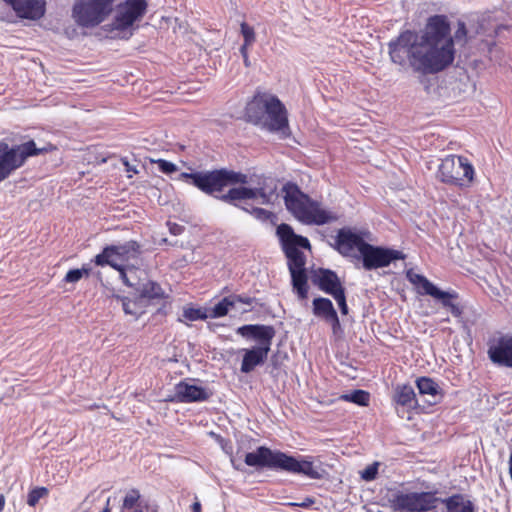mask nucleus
I'll use <instances>...</instances> for the list:
<instances>
[{
    "label": "nucleus",
    "instance_id": "8",
    "mask_svg": "<svg viewBox=\"0 0 512 512\" xmlns=\"http://www.w3.org/2000/svg\"><path fill=\"white\" fill-rule=\"evenodd\" d=\"M114 2L115 0H79L73 5L72 16L81 27H95L113 12Z\"/></svg>",
    "mask_w": 512,
    "mask_h": 512
},
{
    "label": "nucleus",
    "instance_id": "7",
    "mask_svg": "<svg viewBox=\"0 0 512 512\" xmlns=\"http://www.w3.org/2000/svg\"><path fill=\"white\" fill-rule=\"evenodd\" d=\"M474 167L464 156L448 155L438 167L437 178L445 184L469 187L474 180Z\"/></svg>",
    "mask_w": 512,
    "mask_h": 512
},
{
    "label": "nucleus",
    "instance_id": "6",
    "mask_svg": "<svg viewBox=\"0 0 512 512\" xmlns=\"http://www.w3.org/2000/svg\"><path fill=\"white\" fill-rule=\"evenodd\" d=\"M52 149H54L52 145L38 148L33 140L13 146L0 141V182L8 178L13 171L20 168L29 157L48 152Z\"/></svg>",
    "mask_w": 512,
    "mask_h": 512
},
{
    "label": "nucleus",
    "instance_id": "30",
    "mask_svg": "<svg viewBox=\"0 0 512 512\" xmlns=\"http://www.w3.org/2000/svg\"><path fill=\"white\" fill-rule=\"evenodd\" d=\"M441 502L445 504L448 512H474L475 507L472 501L465 499L462 494H454Z\"/></svg>",
    "mask_w": 512,
    "mask_h": 512
},
{
    "label": "nucleus",
    "instance_id": "33",
    "mask_svg": "<svg viewBox=\"0 0 512 512\" xmlns=\"http://www.w3.org/2000/svg\"><path fill=\"white\" fill-rule=\"evenodd\" d=\"M406 277L410 283L418 288V293L421 295L431 296V294L437 288V286L429 281L425 276L415 273L413 270H408Z\"/></svg>",
    "mask_w": 512,
    "mask_h": 512
},
{
    "label": "nucleus",
    "instance_id": "22",
    "mask_svg": "<svg viewBox=\"0 0 512 512\" xmlns=\"http://www.w3.org/2000/svg\"><path fill=\"white\" fill-rule=\"evenodd\" d=\"M312 312L315 317L330 324L334 332L340 328V320L337 311L329 298H314L312 301Z\"/></svg>",
    "mask_w": 512,
    "mask_h": 512
},
{
    "label": "nucleus",
    "instance_id": "35",
    "mask_svg": "<svg viewBox=\"0 0 512 512\" xmlns=\"http://www.w3.org/2000/svg\"><path fill=\"white\" fill-rule=\"evenodd\" d=\"M230 309H233L232 302L227 297H224L212 308L208 309L209 318H219L226 316Z\"/></svg>",
    "mask_w": 512,
    "mask_h": 512
},
{
    "label": "nucleus",
    "instance_id": "16",
    "mask_svg": "<svg viewBox=\"0 0 512 512\" xmlns=\"http://www.w3.org/2000/svg\"><path fill=\"white\" fill-rule=\"evenodd\" d=\"M365 244L366 241L360 234L349 228H342L337 232L334 248L344 257H354L357 255L354 250L360 253Z\"/></svg>",
    "mask_w": 512,
    "mask_h": 512
},
{
    "label": "nucleus",
    "instance_id": "36",
    "mask_svg": "<svg viewBox=\"0 0 512 512\" xmlns=\"http://www.w3.org/2000/svg\"><path fill=\"white\" fill-rule=\"evenodd\" d=\"M342 399L360 406H367L369 404L370 394L367 391L358 389L354 390L350 394L343 395Z\"/></svg>",
    "mask_w": 512,
    "mask_h": 512
},
{
    "label": "nucleus",
    "instance_id": "39",
    "mask_svg": "<svg viewBox=\"0 0 512 512\" xmlns=\"http://www.w3.org/2000/svg\"><path fill=\"white\" fill-rule=\"evenodd\" d=\"M91 269L87 267H82L81 269H71L69 270L65 277L64 281L67 283H76L78 282L84 275L89 276Z\"/></svg>",
    "mask_w": 512,
    "mask_h": 512
},
{
    "label": "nucleus",
    "instance_id": "42",
    "mask_svg": "<svg viewBox=\"0 0 512 512\" xmlns=\"http://www.w3.org/2000/svg\"><path fill=\"white\" fill-rule=\"evenodd\" d=\"M153 162L157 164L158 169L162 173L167 174V175L172 174L178 170V167L176 164H174L170 161L164 160V159H158Z\"/></svg>",
    "mask_w": 512,
    "mask_h": 512
},
{
    "label": "nucleus",
    "instance_id": "11",
    "mask_svg": "<svg viewBox=\"0 0 512 512\" xmlns=\"http://www.w3.org/2000/svg\"><path fill=\"white\" fill-rule=\"evenodd\" d=\"M312 459L311 456L298 459L292 455L283 453L280 471L303 475L315 480L323 478L325 470L321 468V465H315Z\"/></svg>",
    "mask_w": 512,
    "mask_h": 512
},
{
    "label": "nucleus",
    "instance_id": "50",
    "mask_svg": "<svg viewBox=\"0 0 512 512\" xmlns=\"http://www.w3.org/2000/svg\"><path fill=\"white\" fill-rule=\"evenodd\" d=\"M250 46H251V45H246L245 43H243V44L241 45V47H240V49H239V50H240V53H241L242 57H243L244 55H248V48H249Z\"/></svg>",
    "mask_w": 512,
    "mask_h": 512
},
{
    "label": "nucleus",
    "instance_id": "20",
    "mask_svg": "<svg viewBox=\"0 0 512 512\" xmlns=\"http://www.w3.org/2000/svg\"><path fill=\"white\" fill-rule=\"evenodd\" d=\"M276 190V186L269 191L265 187L251 188L246 186L233 187L227 191L225 200L234 203L236 200H249L260 197L262 204H269Z\"/></svg>",
    "mask_w": 512,
    "mask_h": 512
},
{
    "label": "nucleus",
    "instance_id": "25",
    "mask_svg": "<svg viewBox=\"0 0 512 512\" xmlns=\"http://www.w3.org/2000/svg\"><path fill=\"white\" fill-rule=\"evenodd\" d=\"M269 352L264 347L253 346L251 349H245L240 371L245 374L252 372L257 366L265 363Z\"/></svg>",
    "mask_w": 512,
    "mask_h": 512
},
{
    "label": "nucleus",
    "instance_id": "49",
    "mask_svg": "<svg viewBox=\"0 0 512 512\" xmlns=\"http://www.w3.org/2000/svg\"><path fill=\"white\" fill-rule=\"evenodd\" d=\"M97 512H111L110 497H108L105 501L101 502V505Z\"/></svg>",
    "mask_w": 512,
    "mask_h": 512
},
{
    "label": "nucleus",
    "instance_id": "29",
    "mask_svg": "<svg viewBox=\"0 0 512 512\" xmlns=\"http://www.w3.org/2000/svg\"><path fill=\"white\" fill-rule=\"evenodd\" d=\"M391 507L396 511L415 512V492L397 491L390 499Z\"/></svg>",
    "mask_w": 512,
    "mask_h": 512
},
{
    "label": "nucleus",
    "instance_id": "37",
    "mask_svg": "<svg viewBox=\"0 0 512 512\" xmlns=\"http://www.w3.org/2000/svg\"><path fill=\"white\" fill-rule=\"evenodd\" d=\"M183 317L189 321L206 320L209 318L208 309L202 308H185Z\"/></svg>",
    "mask_w": 512,
    "mask_h": 512
},
{
    "label": "nucleus",
    "instance_id": "43",
    "mask_svg": "<svg viewBox=\"0 0 512 512\" xmlns=\"http://www.w3.org/2000/svg\"><path fill=\"white\" fill-rule=\"evenodd\" d=\"M332 297L337 302L341 314L347 315L348 311H349V308H348L347 300H346V290L344 289L343 291H339L338 293H336Z\"/></svg>",
    "mask_w": 512,
    "mask_h": 512
},
{
    "label": "nucleus",
    "instance_id": "53",
    "mask_svg": "<svg viewBox=\"0 0 512 512\" xmlns=\"http://www.w3.org/2000/svg\"><path fill=\"white\" fill-rule=\"evenodd\" d=\"M4 506H5V498L3 495H0V512L3 511Z\"/></svg>",
    "mask_w": 512,
    "mask_h": 512
},
{
    "label": "nucleus",
    "instance_id": "24",
    "mask_svg": "<svg viewBox=\"0 0 512 512\" xmlns=\"http://www.w3.org/2000/svg\"><path fill=\"white\" fill-rule=\"evenodd\" d=\"M431 297L437 300L443 308L449 310L455 318L462 317L464 307L458 301L459 294L455 290L443 291L437 287Z\"/></svg>",
    "mask_w": 512,
    "mask_h": 512
},
{
    "label": "nucleus",
    "instance_id": "40",
    "mask_svg": "<svg viewBox=\"0 0 512 512\" xmlns=\"http://www.w3.org/2000/svg\"><path fill=\"white\" fill-rule=\"evenodd\" d=\"M240 28L244 40L243 43L246 45H252L256 41V35L253 27L249 26L246 22H242Z\"/></svg>",
    "mask_w": 512,
    "mask_h": 512
},
{
    "label": "nucleus",
    "instance_id": "15",
    "mask_svg": "<svg viewBox=\"0 0 512 512\" xmlns=\"http://www.w3.org/2000/svg\"><path fill=\"white\" fill-rule=\"evenodd\" d=\"M236 332L246 339L256 341V347L267 348V351L271 350L272 340L276 334L273 326L263 324H246L238 327Z\"/></svg>",
    "mask_w": 512,
    "mask_h": 512
},
{
    "label": "nucleus",
    "instance_id": "1",
    "mask_svg": "<svg viewBox=\"0 0 512 512\" xmlns=\"http://www.w3.org/2000/svg\"><path fill=\"white\" fill-rule=\"evenodd\" d=\"M488 17L477 20V28L467 29L459 21L457 30L451 35L446 15H433L427 19L420 31L406 29L388 44L390 61L400 72H412L421 76L435 75L450 67L455 59V41L466 43L474 35L495 36L500 26L488 27Z\"/></svg>",
    "mask_w": 512,
    "mask_h": 512
},
{
    "label": "nucleus",
    "instance_id": "3",
    "mask_svg": "<svg viewBox=\"0 0 512 512\" xmlns=\"http://www.w3.org/2000/svg\"><path fill=\"white\" fill-rule=\"evenodd\" d=\"M282 192L287 210L302 223L324 225L336 220V216L321 209L318 202L303 193L297 184L287 182L282 187Z\"/></svg>",
    "mask_w": 512,
    "mask_h": 512
},
{
    "label": "nucleus",
    "instance_id": "13",
    "mask_svg": "<svg viewBox=\"0 0 512 512\" xmlns=\"http://www.w3.org/2000/svg\"><path fill=\"white\" fill-rule=\"evenodd\" d=\"M257 125L269 132L278 133L281 138H287L291 134L287 110L280 100L267 113L263 123Z\"/></svg>",
    "mask_w": 512,
    "mask_h": 512
},
{
    "label": "nucleus",
    "instance_id": "18",
    "mask_svg": "<svg viewBox=\"0 0 512 512\" xmlns=\"http://www.w3.org/2000/svg\"><path fill=\"white\" fill-rule=\"evenodd\" d=\"M310 279L315 286L330 296H334L345 289L337 273L331 269L318 268L313 270Z\"/></svg>",
    "mask_w": 512,
    "mask_h": 512
},
{
    "label": "nucleus",
    "instance_id": "23",
    "mask_svg": "<svg viewBox=\"0 0 512 512\" xmlns=\"http://www.w3.org/2000/svg\"><path fill=\"white\" fill-rule=\"evenodd\" d=\"M136 280V274H132V281L135 283L132 286L135 290L134 295L139 299V301L145 305H148L150 300L160 299L163 297V290L161 286L151 280L141 281L140 279Z\"/></svg>",
    "mask_w": 512,
    "mask_h": 512
},
{
    "label": "nucleus",
    "instance_id": "5",
    "mask_svg": "<svg viewBox=\"0 0 512 512\" xmlns=\"http://www.w3.org/2000/svg\"><path fill=\"white\" fill-rule=\"evenodd\" d=\"M179 180H183L195 186L201 192L209 196L223 192V190L228 186L248 183V177L246 174L226 168L196 171L191 173L182 172L179 175Z\"/></svg>",
    "mask_w": 512,
    "mask_h": 512
},
{
    "label": "nucleus",
    "instance_id": "44",
    "mask_svg": "<svg viewBox=\"0 0 512 512\" xmlns=\"http://www.w3.org/2000/svg\"><path fill=\"white\" fill-rule=\"evenodd\" d=\"M378 473V463L368 465L362 472L361 477L365 481H372L376 478Z\"/></svg>",
    "mask_w": 512,
    "mask_h": 512
},
{
    "label": "nucleus",
    "instance_id": "21",
    "mask_svg": "<svg viewBox=\"0 0 512 512\" xmlns=\"http://www.w3.org/2000/svg\"><path fill=\"white\" fill-rule=\"evenodd\" d=\"M23 19L39 20L45 14L44 0H3Z\"/></svg>",
    "mask_w": 512,
    "mask_h": 512
},
{
    "label": "nucleus",
    "instance_id": "27",
    "mask_svg": "<svg viewBox=\"0 0 512 512\" xmlns=\"http://www.w3.org/2000/svg\"><path fill=\"white\" fill-rule=\"evenodd\" d=\"M416 386L420 395H427L430 399L427 400L429 405H435L439 403L443 397L442 389L432 378L430 377H419L416 380Z\"/></svg>",
    "mask_w": 512,
    "mask_h": 512
},
{
    "label": "nucleus",
    "instance_id": "9",
    "mask_svg": "<svg viewBox=\"0 0 512 512\" xmlns=\"http://www.w3.org/2000/svg\"><path fill=\"white\" fill-rule=\"evenodd\" d=\"M354 258L361 260L363 268L370 271L387 267L396 260L404 259L405 255L399 250L374 246L366 242L360 253L354 255Z\"/></svg>",
    "mask_w": 512,
    "mask_h": 512
},
{
    "label": "nucleus",
    "instance_id": "45",
    "mask_svg": "<svg viewBox=\"0 0 512 512\" xmlns=\"http://www.w3.org/2000/svg\"><path fill=\"white\" fill-rule=\"evenodd\" d=\"M230 301L232 302V307L235 308L237 303L251 305L254 302V298L246 296V295H237L231 294L228 296Z\"/></svg>",
    "mask_w": 512,
    "mask_h": 512
},
{
    "label": "nucleus",
    "instance_id": "34",
    "mask_svg": "<svg viewBox=\"0 0 512 512\" xmlns=\"http://www.w3.org/2000/svg\"><path fill=\"white\" fill-rule=\"evenodd\" d=\"M103 493V491L97 492L96 490L90 492L75 512H97L102 502Z\"/></svg>",
    "mask_w": 512,
    "mask_h": 512
},
{
    "label": "nucleus",
    "instance_id": "41",
    "mask_svg": "<svg viewBox=\"0 0 512 512\" xmlns=\"http://www.w3.org/2000/svg\"><path fill=\"white\" fill-rule=\"evenodd\" d=\"M226 195H227V192L226 193L220 192V193H215V195H213L212 197L250 214L251 209H249L248 206L242 204L243 200H236V201H234V203H232V202L225 200Z\"/></svg>",
    "mask_w": 512,
    "mask_h": 512
},
{
    "label": "nucleus",
    "instance_id": "48",
    "mask_svg": "<svg viewBox=\"0 0 512 512\" xmlns=\"http://www.w3.org/2000/svg\"><path fill=\"white\" fill-rule=\"evenodd\" d=\"M315 503V499L312 498V497H306L302 502L300 503H295V502H291V503H288L289 506H292V507H301V508H309L311 507L313 504Z\"/></svg>",
    "mask_w": 512,
    "mask_h": 512
},
{
    "label": "nucleus",
    "instance_id": "28",
    "mask_svg": "<svg viewBox=\"0 0 512 512\" xmlns=\"http://www.w3.org/2000/svg\"><path fill=\"white\" fill-rule=\"evenodd\" d=\"M393 401L397 405L414 409L418 406L415 391L409 384L397 385L394 389Z\"/></svg>",
    "mask_w": 512,
    "mask_h": 512
},
{
    "label": "nucleus",
    "instance_id": "17",
    "mask_svg": "<svg viewBox=\"0 0 512 512\" xmlns=\"http://www.w3.org/2000/svg\"><path fill=\"white\" fill-rule=\"evenodd\" d=\"M119 7H123L124 10L119 11L115 17L116 28L126 30L145 14L147 2L145 0H126Z\"/></svg>",
    "mask_w": 512,
    "mask_h": 512
},
{
    "label": "nucleus",
    "instance_id": "10",
    "mask_svg": "<svg viewBox=\"0 0 512 512\" xmlns=\"http://www.w3.org/2000/svg\"><path fill=\"white\" fill-rule=\"evenodd\" d=\"M283 453L284 452L280 450H272L266 446H259L255 451L246 453L244 462L247 466L254 467L258 471L265 468L280 471Z\"/></svg>",
    "mask_w": 512,
    "mask_h": 512
},
{
    "label": "nucleus",
    "instance_id": "46",
    "mask_svg": "<svg viewBox=\"0 0 512 512\" xmlns=\"http://www.w3.org/2000/svg\"><path fill=\"white\" fill-rule=\"evenodd\" d=\"M250 214L253 215L256 219L263 221L269 219L271 216L270 211L259 207H252Z\"/></svg>",
    "mask_w": 512,
    "mask_h": 512
},
{
    "label": "nucleus",
    "instance_id": "4",
    "mask_svg": "<svg viewBox=\"0 0 512 512\" xmlns=\"http://www.w3.org/2000/svg\"><path fill=\"white\" fill-rule=\"evenodd\" d=\"M140 254V244L135 240H129L122 244L104 247L102 252L95 256L94 263L101 267L106 265L112 267L120 273V277L125 285L134 286L132 274H136L138 270L133 266L125 265V263L138 258Z\"/></svg>",
    "mask_w": 512,
    "mask_h": 512
},
{
    "label": "nucleus",
    "instance_id": "2",
    "mask_svg": "<svg viewBox=\"0 0 512 512\" xmlns=\"http://www.w3.org/2000/svg\"><path fill=\"white\" fill-rule=\"evenodd\" d=\"M281 248L287 258V266L291 276V285L299 300L308 298V276L306 272V256L300 250H311L308 238L298 235L286 223L280 224L276 229Z\"/></svg>",
    "mask_w": 512,
    "mask_h": 512
},
{
    "label": "nucleus",
    "instance_id": "47",
    "mask_svg": "<svg viewBox=\"0 0 512 512\" xmlns=\"http://www.w3.org/2000/svg\"><path fill=\"white\" fill-rule=\"evenodd\" d=\"M167 226H168L169 232L174 236L181 235L185 230L184 226H182L178 223H175V222H171V221L167 222Z\"/></svg>",
    "mask_w": 512,
    "mask_h": 512
},
{
    "label": "nucleus",
    "instance_id": "26",
    "mask_svg": "<svg viewBox=\"0 0 512 512\" xmlns=\"http://www.w3.org/2000/svg\"><path fill=\"white\" fill-rule=\"evenodd\" d=\"M120 512H158V510L155 506L144 502L137 489H130L123 498Z\"/></svg>",
    "mask_w": 512,
    "mask_h": 512
},
{
    "label": "nucleus",
    "instance_id": "52",
    "mask_svg": "<svg viewBox=\"0 0 512 512\" xmlns=\"http://www.w3.org/2000/svg\"><path fill=\"white\" fill-rule=\"evenodd\" d=\"M242 58H243V63L245 65V67H250L251 66V62H250V59H249V55H244Z\"/></svg>",
    "mask_w": 512,
    "mask_h": 512
},
{
    "label": "nucleus",
    "instance_id": "54",
    "mask_svg": "<svg viewBox=\"0 0 512 512\" xmlns=\"http://www.w3.org/2000/svg\"><path fill=\"white\" fill-rule=\"evenodd\" d=\"M124 165L126 166L127 171H133L135 173L137 172L136 169L132 168V166H130L127 161L124 162Z\"/></svg>",
    "mask_w": 512,
    "mask_h": 512
},
{
    "label": "nucleus",
    "instance_id": "31",
    "mask_svg": "<svg viewBox=\"0 0 512 512\" xmlns=\"http://www.w3.org/2000/svg\"><path fill=\"white\" fill-rule=\"evenodd\" d=\"M113 298L121 303L122 309L126 315H131L135 319L145 312V305L142 304L135 295L133 299L120 295H113Z\"/></svg>",
    "mask_w": 512,
    "mask_h": 512
},
{
    "label": "nucleus",
    "instance_id": "19",
    "mask_svg": "<svg viewBox=\"0 0 512 512\" xmlns=\"http://www.w3.org/2000/svg\"><path fill=\"white\" fill-rule=\"evenodd\" d=\"M488 356L494 364L512 368V335H503L492 341Z\"/></svg>",
    "mask_w": 512,
    "mask_h": 512
},
{
    "label": "nucleus",
    "instance_id": "12",
    "mask_svg": "<svg viewBox=\"0 0 512 512\" xmlns=\"http://www.w3.org/2000/svg\"><path fill=\"white\" fill-rule=\"evenodd\" d=\"M279 98L268 92H257L247 103L245 117L252 124L263 123L267 113L274 108Z\"/></svg>",
    "mask_w": 512,
    "mask_h": 512
},
{
    "label": "nucleus",
    "instance_id": "14",
    "mask_svg": "<svg viewBox=\"0 0 512 512\" xmlns=\"http://www.w3.org/2000/svg\"><path fill=\"white\" fill-rule=\"evenodd\" d=\"M212 395L213 392L206 387L180 381L175 385L174 395L168 401L176 403L203 402L207 401Z\"/></svg>",
    "mask_w": 512,
    "mask_h": 512
},
{
    "label": "nucleus",
    "instance_id": "38",
    "mask_svg": "<svg viewBox=\"0 0 512 512\" xmlns=\"http://www.w3.org/2000/svg\"><path fill=\"white\" fill-rule=\"evenodd\" d=\"M46 487H35L27 495V504L31 507L36 506L39 500L48 495Z\"/></svg>",
    "mask_w": 512,
    "mask_h": 512
},
{
    "label": "nucleus",
    "instance_id": "32",
    "mask_svg": "<svg viewBox=\"0 0 512 512\" xmlns=\"http://www.w3.org/2000/svg\"><path fill=\"white\" fill-rule=\"evenodd\" d=\"M441 501L436 492H415V512H428L437 507Z\"/></svg>",
    "mask_w": 512,
    "mask_h": 512
},
{
    "label": "nucleus",
    "instance_id": "51",
    "mask_svg": "<svg viewBox=\"0 0 512 512\" xmlns=\"http://www.w3.org/2000/svg\"><path fill=\"white\" fill-rule=\"evenodd\" d=\"M191 511L192 512H201V504H200V502L193 503L192 506H191Z\"/></svg>",
    "mask_w": 512,
    "mask_h": 512
}]
</instances>
